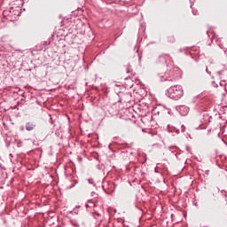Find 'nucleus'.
Listing matches in <instances>:
<instances>
[{"instance_id":"423d86ee","label":"nucleus","mask_w":227,"mask_h":227,"mask_svg":"<svg viewBox=\"0 0 227 227\" xmlns=\"http://www.w3.org/2000/svg\"><path fill=\"white\" fill-rule=\"evenodd\" d=\"M173 72H176V74H174V75H180V74H182V71L178 67H174Z\"/></svg>"},{"instance_id":"9d476101","label":"nucleus","mask_w":227,"mask_h":227,"mask_svg":"<svg viewBox=\"0 0 227 227\" xmlns=\"http://www.w3.org/2000/svg\"><path fill=\"white\" fill-rule=\"evenodd\" d=\"M169 127H170L169 124H168L167 125V130H168V133L171 132V129H169Z\"/></svg>"},{"instance_id":"f257e3e1","label":"nucleus","mask_w":227,"mask_h":227,"mask_svg":"<svg viewBox=\"0 0 227 227\" xmlns=\"http://www.w3.org/2000/svg\"><path fill=\"white\" fill-rule=\"evenodd\" d=\"M3 15L4 17H19V15H20V7L14 6L11 7L9 10H4Z\"/></svg>"},{"instance_id":"20e7f679","label":"nucleus","mask_w":227,"mask_h":227,"mask_svg":"<svg viewBox=\"0 0 227 227\" xmlns=\"http://www.w3.org/2000/svg\"><path fill=\"white\" fill-rule=\"evenodd\" d=\"M35 127H36V124L35 122H31V121L27 122L25 125V129L28 132H31V130H35Z\"/></svg>"},{"instance_id":"9b49d317","label":"nucleus","mask_w":227,"mask_h":227,"mask_svg":"<svg viewBox=\"0 0 227 227\" xmlns=\"http://www.w3.org/2000/svg\"><path fill=\"white\" fill-rule=\"evenodd\" d=\"M89 184H93V179H89Z\"/></svg>"},{"instance_id":"f8f14e48","label":"nucleus","mask_w":227,"mask_h":227,"mask_svg":"<svg viewBox=\"0 0 227 227\" xmlns=\"http://www.w3.org/2000/svg\"><path fill=\"white\" fill-rule=\"evenodd\" d=\"M218 74H219V75H221V71H220V72H218Z\"/></svg>"},{"instance_id":"7ed1b4c3","label":"nucleus","mask_w":227,"mask_h":227,"mask_svg":"<svg viewBox=\"0 0 227 227\" xmlns=\"http://www.w3.org/2000/svg\"><path fill=\"white\" fill-rule=\"evenodd\" d=\"M176 111H178L181 116H187V114H189V107L186 106H176Z\"/></svg>"},{"instance_id":"39448f33","label":"nucleus","mask_w":227,"mask_h":227,"mask_svg":"<svg viewBox=\"0 0 227 227\" xmlns=\"http://www.w3.org/2000/svg\"><path fill=\"white\" fill-rule=\"evenodd\" d=\"M86 208H95L97 207V204L93 202V200H89L88 202L85 205Z\"/></svg>"},{"instance_id":"6e6552de","label":"nucleus","mask_w":227,"mask_h":227,"mask_svg":"<svg viewBox=\"0 0 227 227\" xmlns=\"http://www.w3.org/2000/svg\"><path fill=\"white\" fill-rule=\"evenodd\" d=\"M73 226L79 227V223L76 221H71Z\"/></svg>"},{"instance_id":"f03ea898","label":"nucleus","mask_w":227,"mask_h":227,"mask_svg":"<svg viewBox=\"0 0 227 227\" xmlns=\"http://www.w3.org/2000/svg\"><path fill=\"white\" fill-rule=\"evenodd\" d=\"M184 95V90H182V86L176 85L172 87L171 97L174 100H178V98H182Z\"/></svg>"},{"instance_id":"1a4fd4ad","label":"nucleus","mask_w":227,"mask_h":227,"mask_svg":"<svg viewBox=\"0 0 227 227\" xmlns=\"http://www.w3.org/2000/svg\"><path fill=\"white\" fill-rule=\"evenodd\" d=\"M50 120H51V125H54V121L52 120V116L51 114H50Z\"/></svg>"},{"instance_id":"0eeeda50","label":"nucleus","mask_w":227,"mask_h":227,"mask_svg":"<svg viewBox=\"0 0 227 227\" xmlns=\"http://www.w3.org/2000/svg\"><path fill=\"white\" fill-rule=\"evenodd\" d=\"M124 68H125L126 74H129L130 72V65L129 64L124 66Z\"/></svg>"}]
</instances>
